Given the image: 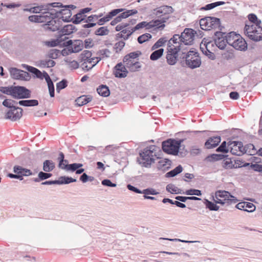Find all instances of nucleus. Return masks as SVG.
<instances>
[{
    "label": "nucleus",
    "mask_w": 262,
    "mask_h": 262,
    "mask_svg": "<svg viewBox=\"0 0 262 262\" xmlns=\"http://www.w3.org/2000/svg\"><path fill=\"white\" fill-rule=\"evenodd\" d=\"M43 11V15H47L48 17L46 19V24L44 25L45 29L53 32L59 30L62 26L61 20L58 19L59 10L57 11L49 7V9L44 8Z\"/></svg>",
    "instance_id": "f257e3e1"
},
{
    "label": "nucleus",
    "mask_w": 262,
    "mask_h": 262,
    "mask_svg": "<svg viewBox=\"0 0 262 262\" xmlns=\"http://www.w3.org/2000/svg\"><path fill=\"white\" fill-rule=\"evenodd\" d=\"M180 59L184 60L186 66L191 69L199 68L201 65V59L196 49L191 48L188 52L186 50L180 54Z\"/></svg>",
    "instance_id": "f03ea898"
},
{
    "label": "nucleus",
    "mask_w": 262,
    "mask_h": 262,
    "mask_svg": "<svg viewBox=\"0 0 262 262\" xmlns=\"http://www.w3.org/2000/svg\"><path fill=\"white\" fill-rule=\"evenodd\" d=\"M158 148L155 145H150L145 148L139 152L140 157L137 158V162L142 167L149 168L155 162L154 157L156 156V151Z\"/></svg>",
    "instance_id": "7ed1b4c3"
},
{
    "label": "nucleus",
    "mask_w": 262,
    "mask_h": 262,
    "mask_svg": "<svg viewBox=\"0 0 262 262\" xmlns=\"http://www.w3.org/2000/svg\"><path fill=\"white\" fill-rule=\"evenodd\" d=\"M141 54L142 52L140 51H137L130 52L123 57V62L130 72L138 71L141 68V63L138 61H135L136 59L138 60V58Z\"/></svg>",
    "instance_id": "20e7f679"
},
{
    "label": "nucleus",
    "mask_w": 262,
    "mask_h": 262,
    "mask_svg": "<svg viewBox=\"0 0 262 262\" xmlns=\"http://www.w3.org/2000/svg\"><path fill=\"white\" fill-rule=\"evenodd\" d=\"M183 141V139L177 140L171 138L168 139L162 142V148L166 154L174 156L178 155L180 148Z\"/></svg>",
    "instance_id": "39448f33"
},
{
    "label": "nucleus",
    "mask_w": 262,
    "mask_h": 262,
    "mask_svg": "<svg viewBox=\"0 0 262 262\" xmlns=\"http://www.w3.org/2000/svg\"><path fill=\"white\" fill-rule=\"evenodd\" d=\"M201 28L203 30H219L221 31L224 27L221 25L220 18L213 16H206L200 20Z\"/></svg>",
    "instance_id": "423d86ee"
},
{
    "label": "nucleus",
    "mask_w": 262,
    "mask_h": 262,
    "mask_svg": "<svg viewBox=\"0 0 262 262\" xmlns=\"http://www.w3.org/2000/svg\"><path fill=\"white\" fill-rule=\"evenodd\" d=\"M244 33L253 41L257 42L262 40V27L260 25H245Z\"/></svg>",
    "instance_id": "0eeeda50"
},
{
    "label": "nucleus",
    "mask_w": 262,
    "mask_h": 262,
    "mask_svg": "<svg viewBox=\"0 0 262 262\" xmlns=\"http://www.w3.org/2000/svg\"><path fill=\"white\" fill-rule=\"evenodd\" d=\"M182 46H173L171 47L170 45H169V48H168L167 54L166 55L167 62L169 65H174L178 60L179 57L178 53L182 51Z\"/></svg>",
    "instance_id": "6e6552de"
},
{
    "label": "nucleus",
    "mask_w": 262,
    "mask_h": 262,
    "mask_svg": "<svg viewBox=\"0 0 262 262\" xmlns=\"http://www.w3.org/2000/svg\"><path fill=\"white\" fill-rule=\"evenodd\" d=\"M31 96V92L23 86H14L12 97L14 99H23L29 98Z\"/></svg>",
    "instance_id": "1a4fd4ad"
},
{
    "label": "nucleus",
    "mask_w": 262,
    "mask_h": 262,
    "mask_svg": "<svg viewBox=\"0 0 262 262\" xmlns=\"http://www.w3.org/2000/svg\"><path fill=\"white\" fill-rule=\"evenodd\" d=\"M196 31L191 28H185L180 35L181 42H183L184 46L192 44L194 40Z\"/></svg>",
    "instance_id": "9d476101"
},
{
    "label": "nucleus",
    "mask_w": 262,
    "mask_h": 262,
    "mask_svg": "<svg viewBox=\"0 0 262 262\" xmlns=\"http://www.w3.org/2000/svg\"><path fill=\"white\" fill-rule=\"evenodd\" d=\"M213 41L215 46L220 50H224L226 47L227 42H225L226 32L221 31H216L214 32Z\"/></svg>",
    "instance_id": "9b49d317"
},
{
    "label": "nucleus",
    "mask_w": 262,
    "mask_h": 262,
    "mask_svg": "<svg viewBox=\"0 0 262 262\" xmlns=\"http://www.w3.org/2000/svg\"><path fill=\"white\" fill-rule=\"evenodd\" d=\"M9 70L11 77L13 79L29 81L31 78L30 74L23 70L16 68H10Z\"/></svg>",
    "instance_id": "f8f14e48"
},
{
    "label": "nucleus",
    "mask_w": 262,
    "mask_h": 262,
    "mask_svg": "<svg viewBox=\"0 0 262 262\" xmlns=\"http://www.w3.org/2000/svg\"><path fill=\"white\" fill-rule=\"evenodd\" d=\"M215 45L213 41V37H205L204 38L200 44V49L202 52L206 55H212L213 53L210 50L214 47Z\"/></svg>",
    "instance_id": "ddd939ff"
},
{
    "label": "nucleus",
    "mask_w": 262,
    "mask_h": 262,
    "mask_svg": "<svg viewBox=\"0 0 262 262\" xmlns=\"http://www.w3.org/2000/svg\"><path fill=\"white\" fill-rule=\"evenodd\" d=\"M63 9L59 10V18L61 20V22H71L72 21L71 16L72 15V12L69 8L74 9L76 8V6L73 5H65L63 7Z\"/></svg>",
    "instance_id": "4468645a"
},
{
    "label": "nucleus",
    "mask_w": 262,
    "mask_h": 262,
    "mask_svg": "<svg viewBox=\"0 0 262 262\" xmlns=\"http://www.w3.org/2000/svg\"><path fill=\"white\" fill-rule=\"evenodd\" d=\"M215 197L225 199V202H227V206L235 204L238 201L236 197L231 195L229 192L225 190L216 191L215 192Z\"/></svg>",
    "instance_id": "2eb2a0df"
},
{
    "label": "nucleus",
    "mask_w": 262,
    "mask_h": 262,
    "mask_svg": "<svg viewBox=\"0 0 262 262\" xmlns=\"http://www.w3.org/2000/svg\"><path fill=\"white\" fill-rule=\"evenodd\" d=\"M63 47H69L71 49L73 53H77L81 51L83 48V42L82 40L69 39L68 41L62 43Z\"/></svg>",
    "instance_id": "dca6fc26"
},
{
    "label": "nucleus",
    "mask_w": 262,
    "mask_h": 262,
    "mask_svg": "<svg viewBox=\"0 0 262 262\" xmlns=\"http://www.w3.org/2000/svg\"><path fill=\"white\" fill-rule=\"evenodd\" d=\"M228 146H232L230 147V152L232 155L241 156L245 153V146L241 141H230L228 142Z\"/></svg>",
    "instance_id": "f3484780"
},
{
    "label": "nucleus",
    "mask_w": 262,
    "mask_h": 262,
    "mask_svg": "<svg viewBox=\"0 0 262 262\" xmlns=\"http://www.w3.org/2000/svg\"><path fill=\"white\" fill-rule=\"evenodd\" d=\"M126 67L122 62L118 63L113 68V74L117 78H122L127 76L128 73Z\"/></svg>",
    "instance_id": "a211bd4d"
},
{
    "label": "nucleus",
    "mask_w": 262,
    "mask_h": 262,
    "mask_svg": "<svg viewBox=\"0 0 262 262\" xmlns=\"http://www.w3.org/2000/svg\"><path fill=\"white\" fill-rule=\"evenodd\" d=\"M19 109H10L5 114V118L12 121H16L19 120L23 115V110L21 107Z\"/></svg>",
    "instance_id": "6ab92c4d"
},
{
    "label": "nucleus",
    "mask_w": 262,
    "mask_h": 262,
    "mask_svg": "<svg viewBox=\"0 0 262 262\" xmlns=\"http://www.w3.org/2000/svg\"><path fill=\"white\" fill-rule=\"evenodd\" d=\"M124 10L123 8H119L111 10L105 16L98 19L97 24L100 26L103 25L105 23L110 21L114 16L123 11Z\"/></svg>",
    "instance_id": "aec40b11"
},
{
    "label": "nucleus",
    "mask_w": 262,
    "mask_h": 262,
    "mask_svg": "<svg viewBox=\"0 0 262 262\" xmlns=\"http://www.w3.org/2000/svg\"><path fill=\"white\" fill-rule=\"evenodd\" d=\"M232 47L235 50L241 51H245L248 48L247 43L239 34V37H237L232 43Z\"/></svg>",
    "instance_id": "412c9836"
},
{
    "label": "nucleus",
    "mask_w": 262,
    "mask_h": 262,
    "mask_svg": "<svg viewBox=\"0 0 262 262\" xmlns=\"http://www.w3.org/2000/svg\"><path fill=\"white\" fill-rule=\"evenodd\" d=\"M13 170L14 173H18L19 176H21V181L24 179L23 177L24 176L28 177L35 174V173L32 172L31 170L19 165H15L13 167Z\"/></svg>",
    "instance_id": "4be33fe9"
},
{
    "label": "nucleus",
    "mask_w": 262,
    "mask_h": 262,
    "mask_svg": "<svg viewBox=\"0 0 262 262\" xmlns=\"http://www.w3.org/2000/svg\"><path fill=\"white\" fill-rule=\"evenodd\" d=\"M169 16L162 17L161 19H154L149 21V28L156 27L157 29L162 30L165 27L164 24L168 19Z\"/></svg>",
    "instance_id": "5701e85b"
},
{
    "label": "nucleus",
    "mask_w": 262,
    "mask_h": 262,
    "mask_svg": "<svg viewBox=\"0 0 262 262\" xmlns=\"http://www.w3.org/2000/svg\"><path fill=\"white\" fill-rule=\"evenodd\" d=\"M220 136H216L209 137L205 143V147L207 149H211L216 147L221 142Z\"/></svg>",
    "instance_id": "b1692460"
},
{
    "label": "nucleus",
    "mask_w": 262,
    "mask_h": 262,
    "mask_svg": "<svg viewBox=\"0 0 262 262\" xmlns=\"http://www.w3.org/2000/svg\"><path fill=\"white\" fill-rule=\"evenodd\" d=\"M238 209L244 210L248 212H252L255 210V206L252 203L242 202L236 205Z\"/></svg>",
    "instance_id": "393cba45"
},
{
    "label": "nucleus",
    "mask_w": 262,
    "mask_h": 262,
    "mask_svg": "<svg viewBox=\"0 0 262 262\" xmlns=\"http://www.w3.org/2000/svg\"><path fill=\"white\" fill-rule=\"evenodd\" d=\"M92 53L88 50L83 51L79 56V59L81 61L92 63V60H95V58H91Z\"/></svg>",
    "instance_id": "a878e982"
},
{
    "label": "nucleus",
    "mask_w": 262,
    "mask_h": 262,
    "mask_svg": "<svg viewBox=\"0 0 262 262\" xmlns=\"http://www.w3.org/2000/svg\"><path fill=\"white\" fill-rule=\"evenodd\" d=\"M23 67L29 72L34 74V76L37 78L43 79V72L42 73L40 70L36 68L24 64Z\"/></svg>",
    "instance_id": "bb28decb"
},
{
    "label": "nucleus",
    "mask_w": 262,
    "mask_h": 262,
    "mask_svg": "<svg viewBox=\"0 0 262 262\" xmlns=\"http://www.w3.org/2000/svg\"><path fill=\"white\" fill-rule=\"evenodd\" d=\"M228 157V155H224L222 154H212L207 156L205 158V160L207 162H213L224 159L225 158Z\"/></svg>",
    "instance_id": "cd10ccee"
},
{
    "label": "nucleus",
    "mask_w": 262,
    "mask_h": 262,
    "mask_svg": "<svg viewBox=\"0 0 262 262\" xmlns=\"http://www.w3.org/2000/svg\"><path fill=\"white\" fill-rule=\"evenodd\" d=\"M93 99L91 95H82L78 97L75 102L78 106H81L91 102Z\"/></svg>",
    "instance_id": "c85d7f7f"
},
{
    "label": "nucleus",
    "mask_w": 262,
    "mask_h": 262,
    "mask_svg": "<svg viewBox=\"0 0 262 262\" xmlns=\"http://www.w3.org/2000/svg\"><path fill=\"white\" fill-rule=\"evenodd\" d=\"M57 180V185H64L75 182L77 181L76 179L72 178L68 176H60Z\"/></svg>",
    "instance_id": "c756f323"
},
{
    "label": "nucleus",
    "mask_w": 262,
    "mask_h": 262,
    "mask_svg": "<svg viewBox=\"0 0 262 262\" xmlns=\"http://www.w3.org/2000/svg\"><path fill=\"white\" fill-rule=\"evenodd\" d=\"M98 94L102 97H106L110 96V91L109 88L104 84H101L97 89Z\"/></svg>",
    "instance_id": "7c9ffc66"
},
{
    "label": "nucleus",
    "mask_w": 262,
    "mask_h": 262,
    "mask_svg": "<svg viewBox=\"0 0 262 262\" xmlns=\"http://www.w3.org/2000/svg\"><path fill=\"white\" fill-rule=\"evenodd\" d=\"M181 38L180 35L179 34H174L173 35V37L168 41V47L169 48V45H170L171 47H173V46H174L173 44H178L179 45L182 46V50L181 51L185 50V49H184V45L182 43L183 42H181Z\"/></svg>",
    "instance_id": "2f4dec72"
},
{
    "label": "nucleus",
    "mask_w": 262,
    "mask_h": 262,
    "mask_svg": "<svg viewBox=\"0 0 262 262\" xmlns=\"http://www.w3.org/2000/svg\"><path fill=\"white\" fill-rule=\"evenodd\" d=\"M55 167V163L51 160H46L43 162L42 169L45 172H51Z\"/></svg>",
    "instance_id": "473e14b6"
},
{
    "label": "nucleus",
    "mask_w": 262,
    "mask_h": 262,
    "mask_svg": "<svg viewBox=\"0 0 262 262\" xmlns=\"http://www.w3.org/2000/svg\"><path fill=\"white\" fill-rule=\"evenodd\" d=\"M52 176V174L50 172L40 171L38 174V177L33 179L35 182H39L48 179Z\"/></svg>",
    "instance_id": "72a5a7b5"
},
{
    "label": "nucleus",
    "mask_w": 262,
    "mask_h": 262,
    "mask_svg": "<svg viewBox=\"0 0 262 262\" xmlns=\"http://www.w3.org/2000/svg\"><path fill=\"white\" fill-rule=\"evenodd\" d=\"M47 15H43V12L42 14L38 15H31L29 17V20L31 22L35 23H46L47 21Z\"/></svg>",
    "instance_id": "f704fd0d"
},
{
    "label": "nucleus",
    "mask_w": 262,
    "mask_h": 262,
    "mask_svg": "<svg viewBox=\"0 0 262 262\" xmlns=\"http://www.w3.org/2000/svg\"><path fill=\"white\" fill-rule=\"evenodd\" d=\"M18 104L23 106H35L38 105V101L36 99L21 100L18 102Z\"/></svg>",
    "instance_id": "c9c22d12"
},
{
    "label": "nucleus",
    "mask_w": 262,
    "mask_h": 262,
    "mask_svg": "<svg viewBox=\"0 0 262 262\" xmlns=\"http://www.w3.org/2000/svg\"><path fill=\"white\" fill-rule=\"evenodd\" d=\"M237 37H239V34H236L234 32H230L227 34L226 33V40H225V42L232 46V43Z\"/></svg>",
    "instance_id": "e433bc0d"
},
{
    "label": "nucleus",
    "mask_w": 262,
    "mask_h": 262,
    "mask_svg": "<svg viewBox=\"0 0 262 262\" xmlns=\"http://www.w3.org/2000/svg\"><path fill=\"white\" fill-rule=\"evenodd\" d=\"M183 171V167L181 165H179L173 169L169 171L165 174V177L172 178L176 176Z\"/></svg>",
    "instance_id": "4c0bfd02"
},
{
    "label": "nucleus",
    "mask_w": 262,
    "mask_h": 262,
    "mask_svg": "<svg viewBox=\"0 0 262 262\" xmlns=\"http://www.w3.org/2000/svg\"><path fill=\"white\" fill-rule=\"evenodd\" d=\"M225 2L223 1H217L210 4H208L204 7L200 8V10H209L212 9L217 6H220L225 4Z\"/></svg>",
    "instance_id": "58836bf2"
},
{
    "label": "nucleus",
    "mask_w": 262,
    "mask_h": 262,
    "mask_svg": "<svg viewBox=\"0 0 262 262\" xmlns=\"http://www.w3.org/2000/svg\"><path fill=\"white\" fill-rule=\"evenodd\" d=\"M222 163L223 167L225 169H232L237 168V165L235 166L233 163L231 158L226 157Z\"/></svg>",
    "instance_id": "ea45409f"
},
{
    "label": "nucleus",
    "mask_w": 262,
    "mask_h": 262,
    "mask_svg": "<svg viewBox=\"0 0 262 262\" xmlns=\"http://www.w3.org/2000/svg\"><path fill=\"white\" fill-rule=\"evenodd\" d=\"M82 166L83 164L82 163H74L70 164H67L66 165H64L62 169H66L67 171L74 172L78 168H80Z\"/></svg>",
    "instance_id": "a19ab883"
},
{
    "label": "nucleus",
    "mask_w": 262,
    "mask_h": 262,
    "mask_svg": "<svg viewBox=\"0 0 262 262\" xmlns=\"http://www.w3.org/2000/svg\"><path fill=\"white\" fill-rule=\"evenodd\" d=\"M249 22L245 25H260L261 20L258 19L257 16L254 13H251L248 15Z\"/></svg>",
    "instance_id": "79ce46f5"
},
{
    "label": "nucleus",
    "mask_w": 262,
    "mask_h": 262,
    "mask_svg": "<svg viewBox=\"0 0 262 262\" xmlns=\"http://www.w3.org/2000/svg\"><path fill=\"white\" fill-rule=\"evenodd\" d=\"M74 30H76L75 26L72 24H69L64 26L60 31L62 33L65 35H70L74 32Z\"/></svg>",
    "instance_id": "37998d69"
},
{
    "label": "nucleus",
    "mask_w": 262,
    "mask_h": 262,
    "mask_svg": "<svg viewBox=\"0 0 262 262\" xmlns=\"http://www.w3.org/2000/svg\"><path fill=\"white\" fill-rule=\"evenodd\" d=\"M164 49L160 48L158 50L154 51L150 55V59L155 61L159 59L163 54Z\"/></svg>",
    "instance_id": "c03bdc74"
},
{
    "label": "nucleus",
    "mask_w": 262,
    "mask_h": 262,
    "mask_svg": "<svg viewBox=\"0 0 262 262\" xmlns=\"http://www.w3.org/2000/svg\"><path fill=\"white\" fill-rule=\"evenodd\" d=\"M86 15H82L80 12L72 17V22L74 24H79L85 18Z\"/></svg>",
    "instance_id": "a18cd8bd"
},
{
    "label": "nucleus",
    "mask_w": 262,
    "mask_h": 262,
    "mask_svg": "<svg viewBox=\"0 0 262 262\" xmlns=\"http://www.w3.org/2000/svg\"><path fill=\"white\" fill-rule=\"evenodd\" d=\"M204 203L206 206V208L211 211H217L219 209V206L207 199H204Z\"/></svg>",
    "instance_id": "49530a36"
},
{
    "label": "nucleus",
    "mask_w": 262,
    "mask_h": 262,
    "mask_svg": "<svg viewBox=\"0 0 262 262\" xmlns=\"http://www.w3.org/2000/svg\"><path fill=\"white\" fill-rule=\"evenodd\" d=\"M166 190L172 193V194H181L183 193L182 192V190L180 189H179L176 186H174L173 184H169L166 186Z\"/></svg>",
    "instance_id": "de8ad7c7"
},
{
    "label": "nucleus",
    "mask_w": 262,
    "mask_h": 262,
    "mask_svg": "<svg viewBox=\"0 0 262 262\" xmlns=\"http://www.w3.org/2000/svg\"><path fill=\"white\" fill-rule=\"evenodd\" d=\"M44 5H40L37 7H32L30 9L25 8L24 9V11L30 12L34 13H41L43 12V11Z\"/></svg>",
    "instance_id": "09e8293b"
},
{
    "label": "nucleus",
    "mask_w": 262,
    "mask_h": 262,
    "mask_svg": "<svg viewBox=\"0 0 262 262\" xmlns=\"http://www.w3.org/2000/svg\"><path fill=\"white\" fill-rule=\"evenodd\" d=\"M162 9V15L163 17L169 16L168 14L173 13V9L172 7L169 6H162L160 7Z\"/></svg>",
    "instance_id": "8fccbe9b"
},
{
    "label": "nucleus",
    "mask_w": 262,
    "mask_h": 262,
    "mask_svg": "<svg viewBox=\"0 0 262 262\" xmlns=\"http://www.w3.org/2000/svg\"><path fill=\"white\" fill-rule=\"evenodd\" d=\"M149 22H147L145 21H143L138 23L134 27L132 28L133 31L135 32L137 30L139 29L146 28L147 29H149Z\"/></svg>",
    "instance_id": "3c124183"
},
{
    "label": "nucleus",
    "mask_w": 262,
    "mask_h": 262,
    "mask_svg": "<svg viewBox=\"0 0 262 262\" xmlns=\"http://www.w3.org/2000/svg\"><path fill=\"white\" fill-rule=\"evenodd\" d=\"M158 168L159 169H162L163 167H164V166L168 165V166L166 167V169H168L169 168H170L171 161L168 159H164L160 160L158 162Z\"/></svg>",
    "instance_id": "603ef678"
},
{
    "label": "nucleus",
    "mask_w": 262,
    "mask_h": 262,
    "mask_svg": "<svg viewBox=\"0 0 262 262\" xmlns=\"http://www.w3.org/2000/svg\"><path fill=\"white\" fill-rule=\"evenodd\" d=\"M68 81L67 79H63L56 84V91L60 93V91L65 89L68 86Z\"/></svg>",
    "instance_id": "864d4df0"
},
{
    "label": "nucleus",
    "mask_w": 262,
    "mask_h": 262,
    "mask_svg": "<svg viewBox=\"0 0 262 262\" xmlns=\"http://www.w3.org/2000/svg\"><path fill=\"white\" fill-rule=\"evenodd\" d=\"M151 37H152V36L150 34L146 33L145 34H143L139 36L137 38V40H138V42L140 44H142V43L148 41Z\"/></svg>",
    "instance_id": "5fc2aeb1"
},
{
    "label": "nucleus",
    "mask_w": 262,
    "mask_h": 262,
    "mask_svg": "<svg viewBox=\"0 0 262 262\" xmlns=\"http://www.w3.org/2000/svg\"><path fill=\"white\" fill-rule=\"evenodd\" d=\"M60 55V51L57 49H51L47 55V56L51 59H56Z\"/></svg>",
    "instance_id": "6e6d98bb"
},
{
    "label": "nucleus",
    "mask_w": 262,
    "mask_h": 262,
    "mask_svg": "<svg viewBox=\"0 0 262 262\" xmlns=\"http://www.w3.org/2000/svg\"><path fill=\"white\" fill-rule=\"evenodd\" d=\"M109 33V30L107 27H101L96 30L95 34L98 36L106 35Z\"/></svg>",
    "instance_id": "4d7b16f0"
},
{
    "label": "nucleus",
    "mask_w": 262,
    "mask_h": 262,
    "mask_svg": "<svg viewBox=\"0 0 262 262\" xmlns=\"http://www.w3.org/2000/svg\"><path fill=\"white\" fill-rule=\"evenodd\" d=\"M167 41V40L165 38H160L158 39L152 46L151 50H155L157 48H159L163 46Z\"/></svg>",
    "instance_id": "13d9d810"
},
{
    "label": "nucleus",
    "mask_w": 262,
    "mask_h": 262,
    "mask_svg": "<svg viewBox=\"0 0 262 262\" xmlns=\"http://www.w3.org/2000/svg\"><path fill=\"white\" fill-rule=\"evenodd\" d=\"M13 85L8 86H0V92L3 94L12 96Z\"/></svg>",
    "instance_id": "bf43d9fd"
},
{
    "label": "nucleus",
    "mask_w": 262,
    "mask_h": 262,
    "mask_svg": "<svg viewBox=\"0 0 262 262\" xmlns=\"http://www.w3.org/2000/svg\"><path fill=\"white\" fill-rule=\"evenodd\" d=\"M125 43L124 41H119L116 42L113 47L116 53H119L125 46Z\"/></svg>",
    "instance_id": "052dcab7"
},
{
    "label": "nucleus",
    "mask_w": 262,
    "mask_h": 262,
    "mask_svg": "<svg viewBox=\"0 0 262 262\" xmlns=\"http://www.w3.org/2000/svg\"><path fill=\"white\" fill-rule=\"evenodd\" d=\"M183 194H185L188 195H195L196 196L202 195V192L200 190L195 189H190L187 190L185 192H183Z\"/></svg>",
    "instance_id": "680f3d73"
},
{
    "label": "nucleus",
    "mask_w": 262,
    "mask_h": 262,
    "mask_svg": "<svg viewBox=\"0 0 262 262\" xmlns=\"http://www.w3.org/2000/svg\"><path fill=\"white\" fill-rule=\"evenodd\" d=\"M245 152L250 155H254L256 150L254 145L253 144H248L245 146Z\"/></svg>",
    "instance_id": "e2e57ef3"
},
{
    "label": "nucleus",
    "mask_w": 262,
    "mask_h": 262,
    "mask_svg": "<svg viewBox=\"0 0 262 262\" xmlns=\"http://www.w3.org/2000/svg\"><path fill=\"white\" fill-rule=\"evenodd\" d=\"M217 152L223 153H228L229 149L227 147V143L226 141H223L221 144L216 149Z\"/></svg>",
    "instance_id": "0e129e2a"
},
{
    "label": "nucleus",
    "mask_w": 262,
    "mask_h": 262,
    "mask_svg": "<svg viewBox=\"0 0 262 262\" xmlns=\"http://www.w3.org/2000/svg\"><path fill=\"white\" fill-rule=\"evenodd\" d=\"M2 104H3V105L4 106L9 108V110L10 109H12L13 108L14 110L19 109V107L16 106L15 105H12V103L11 102V99H5L3 101Z\"/></svg>",
    "instance_id": "69168bd1"
},
{
    "label": "nucleus",
    "mask_w": 262,
    "mask_h": 262,
    "mask_svg": "<svg viewBox=\"0 0 262 262\" xmlns=\"http://www.w3.org/2000/svg\"><path fill=\"white\" fill-rule=\"evenodd\" d=\"M58 160L59 162L58 167L61 169H62L64 167V165H62V162H65L66 163H68V160L64 159V155L62 152H59Z\"/></svg>",
    "instance_id": "338daca9"
},
{
    "label": "nucleus",
    "mask_w": 262,
    "mask_h": 262,
    "mask_svg": "<svg viewBox=\"0 0 262 262\" xmlns=\"http://www.w3.org/2000/svg\"><path fill=\"white\" fill-rule=\"evenodd\" d=\"M159 192L157 191L155 189L152 188H148L142 190V194L144 195H157Z\"/></svg>",
    "instance_id": "774afa93"
}]
</instances>
